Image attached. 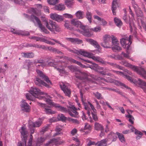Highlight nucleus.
I'll use <instances>...</instances> for the list:
<instances>
[{"mask_svg": "<svg viewBox=\"0 0 146 146\" xmlns=\"http://www.w3.org/2000/svg\"><path fill=\"white\" fill-rule=\"evenodd\" d=\"M131 36L130 35L129 37L127 36H125L120 39V43L123 48L128 50L132 42L131 41Z\"/></svg>", "mask_w": 146, "mask_h": 146, "instance_id": "obj_8", "label": "nucleus"}, {"mask_svg": "<svg viewBox=\"0 0 146 146\" xmlns=\"http://www.w3.org/2000/svg\"><path fill=\"white\" fill-rule=\"evenodd\" d=\"M131 127V129L132 130L133 132L134 131L136 135H139L141 136H142L143 134V133L140 131L138 130H137L136 129L133 127L132 125H129Z\"/></svg>", "mask_w": 146, "mask_h": 146, "instance_id": "obj_44", "label": "nucleus"}, {"mask_svg": "<svg viewBox=\"0 0 146 146\" xmlns=\"http://www.w3.org/2000/svg\"><path fill=\"white\" fill-rule=\"evenodd\" d=\"M22 56L24 58H32L34 56V54L32 52H23L21 53Z\"/></svg>", "mask_w": 146, "mask_h": 146, "instance_id": "obj_30", "label": "nucleus"}, {"mask_svg": "<svg viewBox=\"0 0 146 146\" xmlns=\"http://www.w3.org/2000/svg\"><path fill=\"white\" fill-rule=\"evenodd\" d=\"M94 19L97 20L98 21H101L103 26H104L107 25V22L104 19H101L100 17L96 15L94 16Z\"/></svg>", "mask_w": 146, "mask_h": 146, "instance_id": "obj_32", "label": "nucleus"}, {"mask_svg": "<svg viewBox=\"0 0 146 146\" xmlns=\"http://www.w3.org/2000/svg\"><path fill=\"white\" fill-rule=\"evenodd\" d=\"M38 105L43 108L44 111L46 112V113L50 114H54L55 113V111H52L49 107L47 106L45 104L38 102Z\"/></svg>", "mask_w": 146, "mask_h": 146, "instance_id": "obj_18", "label": "nucleus"}, {"mask_svg": "<svg viewBox=\"0 0 146 146\" xmlns=\"http://www.w3.org/2000/svg\"><path fill=\"white\" fill-rule=\"evenodd\" d=\"M80 96L81 98V100L83 104L84 105V107H85V110H87V113L88 114V115L89 116H90V111H88V110L89 109V108L88 107L87 104L84 101L85 100H84L83 97V94L82 93L81 91L80 92Z\"/></svg>", "mask_w": 146, "mask_h": 146, "instance_id": "obj_29", "label": "nucleus"}, {"mask_svg": "<svg viewBox=\"0 0 146 146\" xmlns=\"http://www.w3.org/2000/svg\"><path fill=\"white\" fill-rule=\"evenodd\" d=\"M111 48L112 50L115 52L117 51H119L122 49L121 47L117 45V44L114 45V46L111 47Z\"/></svg>", "mask_w": 146, "mask_h": 146, "instance_id": "obj_43", "label": "nucleus"}, {"mask_svg": "<svg viewBox=\"0 0 146 146\" xmlns=\"http://www.w3.org/2000/svg\"><path fill=\"white\" fill-rule=\"evenodd\" d=\"M31 18L34 22V20L35 21L42 32L46 34H49L50 33V32L42 25L41 21L38 18L34 15H31Z\"/></svg>", "mask_w": 146, "mask_h": 146, "instance_id": "obj_9", "label": "nucleus"}, {"mask_svg": "<svg viewBox=\"0 0 146 146\" xmlns=\"http://www.w3.org/2000/svg\"><path fill=\"white\" fill-rule=\"evenodd\" d=\"M13 1L15 3L17 4H19L21 5L24 4V1L23 0H11Z\"/></svg>", "mask_w": 146, "mask_h": 146, "instance_id": "obj_54", "label": "nucleus"}, {"mask_svg": "<svg viewBox=\"0 0 146 146\" xmlns=\"http://www.w3.org/2000/svg\"><path fill=\"white\" fill-rule=\"evenodd\" d=\"M104 42L101 44L102 46L105 48H111V39L109 36L105 35L104 37Z\"/></svg>", "mask_w": 146, "mask_h": 146, "instance_id": "obj_14", "label": "nucleus"}, {"mask_svg": "<svg viewBox=\"0 0 146 146\" xmlns=\"http://www.w3.org/2000/svg\"><path fill=\"white\" fill-rule=\"evenodd\" d=\"M111 139H109L106 140V139L102 140L100 142H98L97 144L98 145L97 146H107V144H109L110 143H108V141L110 140H111Z\"/></svg>", "mask_w": 146, "mask_h": 146, "instance_id": "obj_28", "label": "nucleus"}, {"mask_svg": "<svg viewBox=\"0 0 146 146\" xmlns=\"http://www.w3.org/2000/svg\"><path fill=\"white\" fill-rule=\"evenodd\" d=\"M50 17L52 20L58 22H60L63 20L62 17L56 13H52L50 15Z\"/></svg>", "mask_w": 146, "mask_h": 146, "instance_id": "obj_20", "label": "nucleus"}, {"mask_svg": "<svg viewBox=\"0 0 146 146\" xmlns=\"http://www.w3.org/2000/svg\"><path fill=\"white\" fill-rule=\"evenodd\" d=\"M65 39L74 44H81L83 42V41L82 40L77 38L66 37L65 38Z\"/></svg>", "mask_w": 146, "mask_h": 146, "instance_id": "obj_21", "label": "nucleus"}, {"mask_svg": "<svg viewBox=\"0 0 146 146\" xmlns=\"http://www.w3.org/2000/svg\"><path fill=\"white\" fill-rule=\"evenodd\" d=\"M114 21L116 25L119 27H120L123 24V23L121 19L117 17H115L114 18Z\"/></svg>", "mask_w": 146, "mask_h": 146, "instance_id": "obj_37", "label": "nucleus"}, {"mask_svg": "<svg viewBox=\"0 0 146 146\" xmlns=\"http://www.w3.org/2000/svg\"><path fill=\"white\" fill-rule=\"evenodd\" d=\"M125 117L128 119V120L131 124H134L135 119L132 115L131 114H129L126 115Z\"/></svg>", "mask_w": 146, "mask_h": 146, "instance_id": "obj_39", "label": "nucleus"}, {"mask_svg": "<svg viewBox=\"0 0 146 146\" xmlns=\"http://www.w3.org/2000/svg\"><path fill=\"white\" fill-rule=\"evenodd\" d=\"M135 11L137 16L140 18L143 27L146 31V18L143 17V12L140 8H138Z\"/></svg>", "mask_w": 146, "mask_h": 146, "instance_id": "obj_10", "label": "nucleus"}, {"mask_svg": "<svg viewBox=\"0 0 146 146\" xmlns=\"http://www.w3.org/2000/svg\"><path fill=\"white\" fill-rule=\"evenodd\" d=\"M71 23L72 25L76 27H78L80 25L81 22L77 19H73L71 20Z\"/></svg>", "mask_w": 146, "mask_h": 146, "instance_id": "obj_34", "label": "nucleus"}, {"mask_svg": "<svg viewBox=\"0 0 146 146\" xmlns=\"http://www.w3.org/2000/svg\"><path fill=\"white\" fill-rule=\"evenodd\" d=\"M43 96L44 98L42 99H44V100L46 101L48 103V104L52 106H53L55 108V106L57 104L53 102L51 100L48 98H47L49 96L48 94L46 93H45L44 95V96Z\"/></svg>", "mask_w": 146, "mask_h": 146, "instance_id": "obj_22", "label": "nucleus"}, {"mask_svg": "<svg viewBox=\"0 0 146 146\" xmlns=\"http://www.w3.org/2000/svg\"><path fill=\"white\" fill-rule=\"evenodd\" d=\"M84 56L91 58L96 62L101 63L105 65H106L107 64H108L113 67L115 68L116 65V64L104 61L99 56H93V54L92 53H89L85 51Z\"/></svg>", "mask_w": 146, "mask_h": 146, "instance_id": "obj_3", "label": "nucleus"}, {"mask_svg": "<svg viewBox=\"0 0 146 146\" xmlns=\"http://www.w3.org/2000/svg\"><path fill=\"white\" fill-rule=\"evenodd\" d=\"M117 0H113L112 2L111 10L113 15H115L116 14L115 11L116 9L117 6Z\"/></svg>", "mask_w": 146, "mask_h": 146, "instance_id": "obj_31", "label": "nucleus"}, {"mask_svg": "<svg viewBox=\"0 0 146 146\" xmlns=\"http://www.w3.org/2000/svg\"><path fill=\"white\" fill-rule=\"evenodd\" d=\"M55 108L59 111L62 112L68 113V108L67 109L66 108L60 105V104H57L55 106Z\"/></svg>", "mask_w": 146, "mask_h": 146, "instance_id": "obj_24", "label": "nucleus"}, {"mask_svg": "<svg viewBox=\"0 0 146 146\" xmlns=\"http://www.w3.org/2000/svg\"><path fill=\"white\" fill-rule=\"evenodd\" d=\"M133 69L138 74L146 79V70H145L144 68L141 67L133 66Z\"/></svg>", "mask_w": 146, "mask_h": 146, "instance_id": "obj_15", "label": "nucleus"}, {"mask_svg": "<svg viewBox=\"0 0 146 146\" xmlns=\"http://www.w3.org/2000/svg\"><path fill=\"white\" fill-rule=\"evenodd\" d=\"M35 83L36 85L39 86H44L47 88L49 87L48 85L38 78H36V80H35Z\"/></svg>", "mask_w": 146, "mask_h": 146, "instance_id": "obj_23", "label": "nucleus"}, {"mask_svg": "<svg viewBox=\"0 0 146 146\" xmlns=\"http://www.w3.org/2000/svg\"><path fill=\"white\" fill-rule=\"evenodd\" d=\"M52 40L56 42V43L60 44L61 46L64 48H66L67 50L69 51L70 52L72 53L76 54L78 55L79 54H81L84 56L86 51L82 50H80L79 51H78L74 49H71L70 48L68 47L65 45L62 44L59 41L56 40L54 39H52Z\"/></svg>", "mask_w": 146, "mask_h": 146, "instance_id": "obj_7", "label": "nucleus"}, {"mask_svg": "<svg viewBox=\"0 0 146 146\" xmlns=\"http://www.w3.org/2000/svg\"><path fill=\"white\" fill-rule=\"evenodd\" d=\"M137 83L144 91L146 92V82L140 79H139Z\"/></svg>", "mask_w": 146, "mask_h": 146, "instance_id": "obj_25", "label": "nucleus"}, {"mask_svg": "<svg viewBox=\"0 0 146 146\" xmlns=\"http://www.w3.org/2000/svg\"><path fill=\"white\" fill-rule=\"evenodd\" d=\"M92 117L93 119L95 121H97L98 120V117L97 116V114H96V113H93L92 112Z\"/></svg>", "mask_w": 146, "mask_h": 146, "instance_id": "obj_61", "label": "nucleus"}, {"mask_svg": "<svg viewBox=\"0 0 146 146\" xmlns=\"http://www.w3.org/2000/svg\"><path fill=\"white\" fill-rule=\"evenodd\" d=\"M45 25L49 30L54 33H55V32H59L61 31V29L59 26L52 21H50L49 22H46Z\"/></svg>", "mask_w": 146, "mask_h": 146, "instance_id": "obj_4", "label": "nucleus"}, {"mask_svg": "<svg viewBox=\"0 0 146 146\" xmlns=\"http://www.w3.org/2000/svg\"><path fill=\"white\" fill-rule=\"evenodd\" d=\"M121 64L126 66V67H132L131 65L125 61H123L121 62Z\"/></svg>", "mask_w": 146, "mask_h": 146, "instance_id": "obj_56", "label": "nucleus"}, {"mask_svg": "<svg viewBox=\"0 0 146 146\" xmlns=\"http://www.w3.org/2000/svg\"><path fill=\"white\" fill-rule=\"evenodd\" d=\"M75 76L76 78L80 80H88V75L85 72H82L78 70L75 72Z\"/></svg>", "mask_w": 146, "mask_h": 146, "instance_id": "obj_13", "label": "nucleus"}, {"mask_svg": "<svg viewBox=\"0 0 146 146\" xmlns=\"http://www.w3.org/2000/svg\"><path fill=\"white\" fill-rule=\"evenodd\" d=\"M60 86L65 95L70 97L71 94V91L68 87L63 83L60 84Z\"/></svg>", "mask_w": 146, "mask_h": 146, "instance_id": "obj_17", "label": "nucleus"}, {"mask_svg": "<svg viewBox=\"0 0 146 146\" xmlns=\"http://www.w3.org/2000/svg\"><path fill=\"white\" fill-rule=\"evenodd\" d=\"M69 121L72 122L73 123L78 124L80 123L79 121L76 119H75L71 118H68Z\"/></svg>", "mask_w": 146, "mask_h": 146, "instance_id": "obj_53", "label": "nucleus"}, {"mask_svg": "<svg viewBox=\"0 0 146 146\" xmlns=\"http://www.w3.org/2000/svg\"><path fill=\"white\" fill-rule=\"evenodd\" d=\"M94 128L96 130H100L101 131V133L100 134V136L101 137L104 136V129L101 124L95 122L94 124Z\"/></svg>", "mask_w": 146, "mask_h": 146, "instance_id": "obj_19", "label": "nucleus"}, {"mask_svg": "<svg viewBox=\"0 0 146 146\" xmlns=\"http://www.w3.org/2000/svg\"><path fill=\"white\" fill-rule=\"evenodd\" d=\"M66 59L69 60L72 63L76 64L78 65L79 64H80V62L77 61L74 59L72 58H71L66 57Z\"/></svg>", "mask_w": 146, "mask_h": 146, "instance_id": "obj_49", "label": "nucleus"}, {"mask_svg": "<svg viewBox=\"0 0 146 146\" xmlns=\"http://www.w3.org/2000/svg\"><path fill=\"white\" fill-rule=\"evenodd\" d=\"M62 57L57 56L53 60L54 62H49L48 64L46 63L48 66L53 67L55 69H56L60 74L61 75L67 74V72H66L65 69L66 67L67 64L66 63L63 62L58 61L56 60V59L61 58Z\"/></svg>", "mask_w": 146, "mask_h": 146, "instance_id": "obj_1", "label": "nucleus"}, {"mask_svg": "<svg viewBox=\"0 0 146 146\" xmlns=\"http://www.w3.org/2000/svg\"><path fill=\"white\" fill-rule=\"evenodd\" d=\"M47 49L48 50L53 52L56 53H57L60 54H62V53L58 49L52 47L51 46H49L48 47Z\"/></svg>", "mask_w": 146, "mask_h": 146, "instance_id": "obj_35", "label": "nucleus"}, {"mask_svg": "<svg viewBox=\"0 0 146 146\" xmlns=\"http://www.w3.org/2000/svg\"><path fill=\"white\" fill-rule=\"evenodd\" d=\"M27 140V137H23L22 139L23 142L21 141L19 142L18 143L17 146H24V145L25 146Z\"/></svg>", "mask_w": 146, "mask_h": 146, "instance_id": "obj_40", "label": "nucleus"}, {"mask_svg": "<svg viewBox=\"0 0 146 146\" xmlns=\"http://www.w3.org/2000/svg\"><path fill=\"white\" fill-rule=\"evenodd\" d=\"M132 4L133 7L134 8L135 11L136 10H137L138 8H139L137 5L135 3V2L133 0H132Z\"/></svg>", "mask_w": 146, "mask_h": 146, "instance_id": "obj_62", "label": "nucleus"}, {"mask_svg": "<svg viewBox=\"0 0 146 146\" xmlns=\"http://www.w3.org/2000/svg\"><path fill=\"white\" fill-rule=\"evenodd\" d=\"M61 129L59 127H56L55 129V131L56 132L54 135L53 136L55 137L57 136L60 135L61 133H60V132L61 131Z\"/></svg>", "mask_w": 146, "mask_h": 146, "instance_id": "obj_50", "label": "nucleus"}, {"mask_svg": "<svg viewBox=\"0 0 146 146\" xmlns=\"http://www.w3.org/2000/svg\"><path fill=\"white\" fill-rule=\"evenodd\" d=\"M68 108V113L70 115L73 117H77L78 113L77 111V110H80L79 108H76L74 106H72L71 107L67 106Z\"/></svg>", "mask_w": 146, "mask_h": 146, "instance_id": "obj_12", "label": "nucleus"}, {"mask_svg": "<svg viewBox=\"0 0 146 146\" xmlns=\"http://www.w3.org/2000/svg\"><path fill=\"white\" fill-rule=\"evenodd\" d=\"M20 132L21 134L23 136V137H25V136H27L28 132L27 131L25 127H21V130Z\"/></svg>", "mask_w": 146, "mask_h": 146, "instance_id": "obj_38", "label": "nucleus"}, {"mask_svg": "<svg viewBox=\"0 0 146 146\" xmlns=\"http://www.w3.org/2000/svg\"><path fill=\"white\" fill-rule=\"evenodd\" d=\"M86 18L88 19L90 23L92 22V13L89 11H87L86 12Z\"/></svg>", "mask_w": 146, "mask_h": 146, "instance_id": "obj_41", "label": "nucleus"}, {"mask_svg": "<svg viewBox=\"0 0 146 146\" xmlns=\"http://www.w3.org/2000/svg\"><path fill=\"white\" fill-rule=\"evenodd\" d=\"M63 15L65 18H73V16L70 14L68 13H65L63 14Z\"/></svg>", "mask_w": 146, "mask_h": 146, "instance_id": "obj_64", "label": "nucleus"}, {"mask_svg": "<svg viewBox=\"0 0 146 146\" xmlns=\"http://www.w3.org/2000/svg\"><path fill=\"white\" fill-rule=\"evenodd\" d=\"M48 2L50 5H54L59 2L58 0H47Z\"/></svg>", "mask_w": 146, "mask_h": 146, "instance_id": "obj_51", "label": "nucleus"}, {"mask_svg": "<svg viewBox=\"0 0 146 146\" xmlns=\"http://www.w3.org/2000/svg\"><path fill=\"white\" fill-rule=\"evenodd\" d=\"M101 30V27L100 26H98L94 28L91 29V31H93L95 32H99Z\"/></svg>", "mask_w": 146, "mask_h": 146, "instance_id": "obj_52", "label": "nucleus"}, {"mask_svg": "<svg viewBox=\"0 0 146 146\" xmlns=\"http://www.w3.org/2000/svg\"><path fill=\"white\" fill-rule=\"evenodd\" d=\"M65 6L64 5L59 4L55 7L56 9L58 11H63L65 9Z\"/></svg>", "mask_w": 146, "mask_h": 146, "instance_id": "obj_42", "label": "nucleus"}, {"mask_svg": "<svg viewBox=\"0 0 146 146\" xmlns=\"http://www.w3.org/2000/svg\"><path fill=\"white\" fill-rule=\"evenodd\" d=\"M29 92L33 96L40 100L44 98L43 96L41 95H44L45 94L44 92H41L39 89L35 87H31Z\"/></svg>", "mask_w": 146, "mask_h": 146, "instance_id": "obj_6", "label": "nucleus"}, {"mask_svg": "<svg viewBox=\"0 0 146 146\" xmlns=\"http://www.w3.org/2000/svg\"><path fill=\"white\" fill-rule=\"evenodd\" d=\"M57 118L60 121H65L66 119V117L62 114L60 113L58 115Z\"/></svg>", "mask_w": 146, "mask_h": 146, "instance_id": "obj_47", "label": "nucleus"}, {"mask_svg": "<svg viewBox=\"0 0 146 146\" xmlns=\"http://www.w3.org/2000/svg\"><path fill=\"white\" fill-rule=\"evenodd\" d=\"M20 106L21 110L26 112H29L31 110V107L26 100H22L21 102Z\"/></svg>", "mask_w": 146, "mask_h": 146, "instance_id": "obj_16", "label": "nucleus"}, {"mask_svg": "<svg viewBox=\"0 0 146 146\" xmlns=\"http://www.w3.org/2000/svg\"><path fill=\"white\" fill-rule=\"evenodd\" d=\"M34 63L35 64L36 67L37 68L36 69V72L43 79L48 83L51 84V82L49 79L48 77L45 76L41 71L38 69V68H39L40 66L43 68L46 66L47 64L46 63L43 62L42 60H38L37 62L35 61Z\"/></svg>", "mask_w": 146, "mask_h": 146, "instance_id": "obj_2", "label": "nucleus"}, {"mask_svg": "<svg viewBox=\"0 0 146 146\" xmlns=\"http://www.w3.org/2000/svg\"><path fill=\"white\" fill-rule=\"evenodd\" d=\"M70 22L68 21H66L64 24V27L67 29H70Z\"/></svg>", "mask_w": 146, "mask_h": 146, "instance_id": "obj_59", "label": "nucleus"}, {"mask_svg": "<svg viewBox=\"0 0 146 146\" xmlns=\"http://www.w3.org/2000/svg\"><path fill=\"white\" fill-rule=\"evenodd\" d=\"M26 97L27 98L28 100L32 101H33V98H32V96L30 95V94L29 93L26 94Z\"/></svg>", "mask_w": 146, "mask_h": 146, "instance_id": "obj_63", "label": "nucleus"}, {"mask_svg": "<svg viewBox=\"0 0 146 146\" xmlns=\"http://www.w3.org/2000/svg\"><path fill=\"white\" fill-rule=\"evenodd\" d=\"M88 104L90 106L92 110L94 113H96L97 111L96 109L94 108V106L90 102H88Z\"/></svg>", "mask_w": 146, "mask_h": 146, "instance_id": "obj_58", "label": "nucleus"}, {"mask_svg": "<svg viewBox=\"0 0 146 146\" xmlns=\"http://www.w3.org/2000/svg\"><path fill=\"white\" fill-rule=\"evenodd\" d=\"M75 15L78 19H82L84 17V12L80 10L79 11L76 13Z\"/></svg>", "mask_w": 146, "mask_h": 146, "instance_id": "obj_33", "label": "nucleus"}, {"mask_svg": "<svg viewBox=\"0 0 146 146\" xmlns=\"http://www.w3.org/2000/svg\"><path fill=\"white\" fill-rule=\"evenodd\" d=\"M94 101L96 104V108L98 110H100L101 109V106L99 104L98 101L96 99H95L94 100Z\"/></svg>", "mask_w": 146, "mask_h": 146, "instance_id": "obj_57", "label": "nucleus"}, {"mask_svg": "<svg viewBox=\"0 0 146 146\" xmlns=\"http://www.w3.org/2000/svg\"><path fill=\"white\" fill-rule=\"evenodd\" d=\"M80 28L81 31L78 29L77 31L84 36L90 37L93 35V33L91 31V29H89L88 27L84 26H81Z\"/></svg>", "mask_w": 146, "mask_h": 146, "instance_id": "obj_11", "label": "nucleus"}, {"mask_svg": "<svg viewBox=\"0 0 146 146\" xmlns=\"http://www.w3.org/2000/svg\"><path fill=\"white\" fill-rule=\"evenodd\" d=\"M115 84V85H117L118 86H122L125 87V88H126L128 89H130V90H131V89L129 88L128 86L125 85L124 84L121 83V82H119L117 80H115L114 82Z\"/></svg>", "mask_w": 146, "mask_h": 146, "instance_id": "obj_45", "label": "nucleus"}, {"mask_svg": "<svg viewBox=\"0 0 146 146\" xmlns=\"http://www.w3.org/2000/svg\"><path fill=\"white\" fill-rule=\"evenodd\" d=\"M111 40H112V44L113 45H116L119 44V42L117 38L113 36H111Z\"/></svg>", "mask_w": 146, "mask_h": 146, "instance_id": "obj_48", "label": "nucleus"}, {"mask_svg": "<svg viewBox=\"0 0 146 146\" xmlns=\"http://www.w3.org/2000/svg\"><path fill=\"white\" fill-rule=\"evenodd\" d=\"M93 94L98 100H100L103 98V97L102 96L101 94L98 92L93 93Z\"/></svg>", "mask_w": 146, "mask_h": 146, "instance_id": "obj_46", "label": "nucleus"}, {"mask_svg": "<svg viewBox=\"0 0 146 146\" xmlns=\"http://www.w3.org/2000/svg\"><path fill=\"white\" fill-rule=\"evenodd\" d=\"M11 32L13 33L14 34L18 35L22 34L21 31H20L14 29H11Z\"/></svg>", "mask_w": 146, "mask_h": 146, "instance_id": "obj_55", "label": "nucleus"}, {"mask_svg": "<svg viewBox=\"0 0 146 146\" xmlns=\"http://www.w3.org/2000/svg\"><path fill=\"white\" fill-rule=\"evenodd\" d=\"M42 122L40 121H37L33 122L31 120H29L28 123V126L31 133V137H33L32 134L36 132L35 127H39L41 125Z\"/></svg>", "mask_w": 146, "mask_h": 146, "instance_id": "obj_5", "label": "nucleus"}, {"mask_svg": "<svg viewBox=\"0 0 146 146\" xmlns=\"http://www.w3.org/2000/svg\"><path fill=\"white\" fill-rule=\"evenodd\" d=\"M78 58L80 59L81 60H83L84 61L86 62L92 64V65L91 66H88V67L90 68H93L94 69H97L98 67V66L97 64H96L95 63H92V62L88 60H85L84 59L81 58L79 56H78Z\"/></svg>", "mask_w": 146, "mask_h": 146, "instance_id": "obj_27", "label": "nucleus"}, {"mask_svg": "<svg viewBox=\"0 0 146 146\" xmlns=\"http://www.w3.org/2000/svg\"><path fill=\"white\" fill-rule=\"evenodd\" d=\"M86 40L87 42H90L91 44L94 46L97 49H99L100 48V47L96 41L92 39H87Z\"/></svg>", "mask_w": 146, "mask_h": 146, "instance_id": "obj_26", "label": "nucleus"}, {"mask_svg": "<svg viewBox=\"0 0 146 146\" xmlns=\"http://www.w3.org/2000/svg\"><path fill=\"white\" fill-rule=\"evenodd\" d=\"M92 129L91 126L88 123H86L84 127V129L85 130H88V131H85L84 132L86 134H88L90 133Z\"/></svg>", "mask_w": 146, "mask_h": 146, "instance_id": "obj_36", "label": "nucleus"}, {"mask_svg": "<svg viewBox=\"0 0 146 146\" xmlns=\"http://www.w3.org/2000/svg\"><path fill=\"white\" fill-rule=\"evenodd\" d=\"M129 27L130 28V30L131 31H132L133 30V28H135V25L134 24L133 22H131L130 21L129 22Z\"/></svg>", "mask_w": 146, "mask_h": 146, "instance_id": "obj_60", "label": "nucleus"}]
</instances>
